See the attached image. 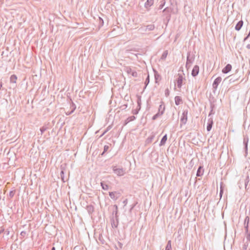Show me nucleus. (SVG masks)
<instances>
[{"label": "nucleus", "mask_w": 250, "mask_h": 250, "mask_svg": "<svg viewBox=\"0 0 250 250\" xmlns=\"http://www.w3.org/2000/svg\"><path fill=\"white\" fill-rule=\"evenodd\" d=\"M172 9L171 8L166 7L163 10V13H167V16L166 17H164L163 22L164 23L167 25L168 23L170 20L171 18V14L170 13L172 12Z\"/></svg>", "instance_id": "1"}, {"label": "nucleus", "mask_w": 250, "mask_h": 250, "mask_svg": "<svg viewBox=\"0 0 250 250\" xmlns=\"http://www.w3.org/2000/svg\"><path fill=\"white\" fill-rule=\"evenodd\" d=\"M195 56L194 55L191 56L190 52H188L187 53V62L186 64V68L187 70H188L193 62L194 61Z\"/></svg>", "instance_id": "2"}, {"label": "nucleus", "mask_w": 250, "mask_h": 250, "mask_svg": "<svg viewBox=\"0 0 250 250\" xmlns=\"http://www.w3.org/2000/svg\"><path fill=\"white\" fill-rule=\"evenodd\" d=\"M114 172L119 176H121L125 173V170L123 168H117L116 166L113 167Z\"/></svg>", "instance_id": "3"}, {"label": "nucleus", "mask_w": 250, "mask_h": 250, "mask_svg": "<svg viewBox=\"0 0 250 250\" xmlns=\"http://www.w3.org/2000/svg\"><path fill=\"white\" fill-rule=\"evenodd\" d=\"M214 107V104H211L210 105V111L209 113V114L208 115V122L207 124V125H213V120L211 118V115L212 114H214V112L213 111V108Z\"/></svg>", "instance_id": "4"}, {"label": "nucleus", "mask_w": 250, "mask_h": 250, "mask_svg": "<svg viewBox=\"0 0 250 250\" xmlns=\"http://www.w3.org/2000/svg\"><path fill=\"white\" fill-rule=\"evenodd\" d=\"M221 81L222 78L221 77H218L214 80L212 84V89H213L214 92H215V91L217 89L218 86L221 82Z\"/></svg>", "instance_id": "5"}, {"label": "nucleus", "mask_w": 250, "mask_h": 250, "mask_svg": "<svg viewBox=\"0 0 250 250\" xmlns=\"http://www.w3.org/2000/svg\"><path fill=\"white\" fill-rule=\"evenodd\" d=\"M188 111L187 109L184 110L182 115L180 119V121L182 124H185L187 121Z\"/></svg>", "instance_id": "6"}, {"label": "nucleus", "mask_w": 250, "mask_h": 250, "mask_svg": "<svg viewBox=\"0 0 250 250\" xmlns=\"http://www.w3.org/2000/svg\"><path fill=\"white\" fill-rule=\"evenodd\" d=\"M178 77L176 80V82H177V87L179 88H181L182 86V84H183V80H185V79L183 77L182 75L181 74H178Z\"/></svg>", "instance_id": "7"}, {"label": "nucleus", "mask_w": 250, "mask_h": 250, "mask_svg": "<svg viewBox=\"0 0 250 250\" xmlns=\"http://www.w3.org/2000/svg\"><path fill=\"white\" fill-rule=\"evenodd\" d=\"M125 71L127 74H131L134 77H138V73L136 71L132 70V69L129 67H126L125 68Z\"/></svg>", "instance_id": "8"}, {"label": "nucleus", "mask_w": 250, "mask_h": 250, "mask_svg": "<svg viewBox=\"0 0 250 250\" xmlns=\"http://www.w3.org/2000/svg\"><path fill=\"white\" fill-rule=\"evenodd\" d=\"M199 72V66L197 65H195L191 71V75L192 77H195L197 76Z\"/></svg>", "instance_id": "9"}, {"label": "nucleus", "mask_w": 250, "mask_h": 250, "mask_svg": "<svg viewBox=\"0 0 250 250\" xmlns=\"http://www.w3.org/2000/svg\"><path fill=\"white\" fill-rule=\"evenodd\" d=\"M119 224V218H115L113 217L111 219V225L113 228H117Z\"/></svg>", "instance_id": "10"}, {"label": "nucleus", "mask_w": 250, "mask_h": 250, "mask_svg": "<svg viewBox=\"0 0 250 250\" xmlns=\"http://www.w3.org/2000/svg\"><path fill=\"white\" fill-rule=\"evenodd\" d=\"M204 173V169L203 166H200L196 172V176L201 177L203 175Z\"/></svg>", "instance_id": "11"}, {"label": "nucleus", "mask_w": 250, "mask_h": 250, "mask_svg": "<svg viewBox=\"0 0 250 250\" xmlns=\"http://www.w3.org/2000/svg\"><path fill=\"white\" fill-rule=\"evenodd\" d=\"M165 110V106L163 102H162V104L159 105L157 113H158L159 115L161 116L164 114Z\"/></svg>", "instance_id": "12"}, {"label": "nucleus", "mask_w": 250, "mask_h": 250, "mask_svg": "<svg viewBox=\"0 0 250 250\" xmlns=\"http://www.w3.org/2000/svg\"><path fill=\"white\" fill-rule=\"evenodd\" d=\"M232 66L230 64H228L226 66L222 69V72L224 74L228 73L231 69Z\"/></svg>", "instance_id": "13"}, {"label": "nucleus", "mask_w": 250, "mask_h": 250, "mask_svg": "<svg viewBox=\"0 0 250 250\" xmlns=\"http://www.w3.org/2000/svg\"><path fill=\"white\" fill-rule=\"evenodd\" d=\"M86 209L89 215L92 214L94 211V207L92 205H87Z\"/></svg>", "instance_id": "14"}, {"label": "nucleus", "mask_w": 250, "mask_h": 250, "mask_svg": "<svg viewBox=\"0 0 250 250\" xmlns=\"http://www.w3.org/2000/svg\"><path fill=\"white\" fill-rule=\"evenodd\" d=\"M154 0H147L145 3V7L148 9L153 4Z\"/></svg>", "instance_id": "15"}, {"label": "nucleus", "mask_w": 250, "mask_h": 250, "mask_svg": "<svg viewBox=\"0 0 250 250\" xmlns=\"http://www.w3.org/2000/svg\"><path fill=\"white\" fill-rule=\"evenodd\" d=\"M243 25V21L242 20H240L239 21L235 27V29L236 31H239L241 28H242V26Z\"/></svg>", "instance_id": "16"}, {"label": "nucleus", "mask_w": 250, "mask_h": 250, "mask_svg": "<svg viewBox=\"0 0 250 250\" xmlns=\"http://www.w3.org/2000/svg\"><path fill=\"white\" fill-rule=\"evenodd\" d=\"M175 103L176 105H178L182 103V99L180 96H176L175 98Z\"/></svg>", "instance_id": "17"}, {"label": "nucleus", "mask_w": 250, "mask_h": 250, "mask_svg": "<svg viewBox=\"0 0 250 250\" xmlns=\"http://www.w3.org/2000/svg\"><path fill=\"white\" fill-rule=\"evenodd\" d=\"M154 72L155 83H157L158 81L161 79V76L159 74V73L156 70H154Z\"/></svg>", "instance_id": "18"}, {"label": "nucleus", "mask_w": 250, "mask_h": 250, "mask_svg": "<svg viewBox=\"0 0 250 250\" xmlns=\"http://www.w3.org/2000/svg\"><path fill=\"white\" fill-rule=\"evenodd\" d=\"M137 108L140 110L141 107V96L137 95Z\"/></svg>", "instance_id": "19"}, {"label": "nucleus", "mask_w": 250, "mask_h": 250, "mask_svg": "<svg viewBox=\"0 0 250 250\" xmlns=\"http://www.w3.org/2000/svg\"><path fill=\"white\" fill-rule=\"evenodd\" d=\"M167 140V135L165 134L163 137V138H162V139L161 140L160 143L159 144L160 146H164Z\"/></svg>", "instance_id": "20"}, {"label": "nucleus", "mask_w": 250, "mask_h": 250, "mask_svg": "<svg viewBox=\"0 0 250 250\" xmlns=\"http://www.w3.org/2000/svg\"><path fill=\"white\" fill-rule=\"evenodd\" d=\"M145 26H146L147 31H151L155 29V25L153 24H150Z\"/></svg>", "instance_id": "21"}, {"label": "nucleus", "mask_w": 250, "mask_h": 250, "mask_svg": "<svg viewBox=\"0 0 250 250\" xmlns=\"http://www.w3.org/2000/svg\"><path fill=\"white\" fill-rule=\"evenodd\" d=\"M113 207L115 208V210H114L112 212L113 215H115V218H117L119 216L118 215V206L116 205H114Z\"/></svg>", "instance_id": "22"}, {"label": "nucleus", "mask_w": 250, "mask_h": 250, "mask_svg": "<svg viewBox=\"0 0 250 250\" xmlns=\"http://www.w3.org/2000/svg\"><path fill=\"white\" fill-rule=\"evenodd\" d=\"M117 193V192L116 191H114V192H109V195L110 196V197L114 200H116L119 197H116L115 196V194Z\"/></svg>", "instance_id": "23"}, {"label": "nucleus", "mask_w": 250, "mask_h": 250, "mask_svg": "<svg viewBox=\"0 0 250 250\" xmlns=\"http://www.w3.org/2000/svg\"><path fill=\"white\" fill-rule=\"evenodd\" d=\"M17 79V77L16 75H15V74L12 75L10 78V83H16Z\"/></svg>", "instance_id": "24"}, {"label": "nucleus", "mask_w": 250, "mask_h": 250, "mask_svg": "<svg viewBox=\"0 0 250 250\" xmlns=\"http://www.w3.org/2000/svg\"><path fill=\"white\" fill-rule=\"evenodd\" d=\"M249 138L247 136H246L244 138L243 143L245 146V148L247 150L248 149V143Z\"/></svg>", "instance_id": "25"}, {"label": "nucleus", "mask_w": 250, "mask_h": 250, "mask_svg": "<svg viewBox=\"0 0 250 250\" xmlns=\"http://www.w3.org/2000/svg\"><path fill=\"white\" fill-rule=\"evenodd\" d=\"M98 22H99L98 28H99V29H100L101 27H102L104 25V19L102 18L99 17Z\"/></svg>", "instance_id": "26"}, {"label": "nucleus", "mask_w": 250, "mask_h": 250, "mask_svg": "<svg viewBox=\"0 0 250 250\" xmlns=\"http://www.w3.org/2000/svg\"><path fill=\"white\" fill-rule=\"evenodd\" d=\"M61 171L60 175H61V179H62V180L63 182H64L65 181H64V168L62 167V166H61Z\"/></svg>", "instance_id": "27"}, {"label": "nucleus", "mask_w": 250, "mask_h": 250, "mask_svg": "<svg viewBox=\"0 0 250 250\" xmlns=\"http://www.w3.org/2000/svg\"><path fill=\"white\" fill-rule=\"evenodd\" d=\"M139 30L142 34H146V32H147V29H146V28L145 26H143L141 27L139 29Z\"/></svg>", "instance_id": "28"}, {"label": "nucleus", "mask_w": 250, "mask_h": 250, "mask_svg": "<svg viewBox=\"0 0 250 250\" xmlns=\"http://www.w3.org/2000/svg\"><path fill=\"white\" fill-rule=\"evenodd\" d=\"M123 244L120 242L118 241L117 244L115 245V248L117 250H120L123 248Z\"/></svg>", "instance_id": "29"}, {"label": "nucleus", "mask_w": 250, "mask_h": 250, "mask_svg": "<svg viewBox=\"0 0 250 250\" xmlns=\"http://www.w3.org/2000/svg\"><path fill=\"white\" fill-rule=\"evenodd\" d=\"M149 75L148 74L146 78V79L145 82V87L144 88V90L146 88L147 85L149 83Z\"/></svg>", "instance_id": "30"}, {"label": "nucleus", "mask_w": 250, "mask_h": 250, "mask_svg": "<svg viewBox=\"0 0 250 250\" xmlns=\"http://www.w3.org/2000/svg\"><path fill=\"white\" fill-rule=\"evenodd\" d=\"M76 107V105H75V104L73 103H72V105L70 106V108L71 109V111H70L68 113H66V114L67 115H70L71 113H72L74 112V111L75 110Z\"/></svg>", "instance_id": "31"}, {"label": "nucleus", "mask_w": 250, "mask_h": 250, "mask_svg": "<svg viewBox=\"0 0 250 250\" xmlns=\"http://www.w3.org/2000/svg\"><path fill=\"white\" fill-rule=\"evenodd\" d=\"M167 54H168L167 50L165 51L163 53V54H162V55L161 56V59L162 60H165L166 58H167Z\"/></svg>", "instance_id": "32"}, {"label": "nucleus", "mask_w": 250, "mask_h": 250, "mask_svg": "<svg viewBox=\"0 0 250 250\" xmlns=\"http://www.w3.org/2000/svg\"><path fill=\"white\" fill-rule=\"evenodd\" d=\"M101 186L104 190H106L108 189V186L104 184V182H101Z\"/></svg>", "instance_id": "33"}, {"label": "nucleus", "mask_w": 250, "mask_h": 250, "mask_svg": "<svg viewBox=\"0 0 250 250\" xmlns=\"http://www.w3.org/2000/svg\"><path fill=\"white\" fill-rule=\"evenodd\" d=\"M165 250H171V243L170 240L167 242Z\"/></svg>", "instance_id": "34"}, {"label": "nucleus", "mask_w": 250, "mask_h": 250, "mask_svg": "<svg viewBox=\"0 0 250 250\" xmlns=\"http://www.w3.org/2000/svg\"><path fill=\"white\" fill-rule=\"evenodd\" d=\"M135 119V117L134 116H131L128 117L126 119L127 123H125V124L124 125H126L127 123L134 120Z\"/></svg>", "instance_id": "35"}, {"label": "nucleus", "mask_w": 250, "mask_h": 250, "mask_svg": "<svg viewBox=\"0 0 250 250\" xmlns=\"http://www.w3.org/2000/svg\"><path fill=\"white\" fill-rule=\"evenodd\" d=\"M250 182V178L249 175H248L245 180V188H247V186Z\"/></svg>", "instance_id": "36"}, {"label": "nucleus", "mask_w": 250, "mask_h": 250, "mask_svg": "<svg viewBox=\"0 0 250 250\" xmlns=\"http://www.w3.org/2000/svg\"><path fill=\"white\" fill-rule=\"evenodd\" d=\"M223 183L221 182L220 183V193H219V195H220V197H221L222 196V195L223 194Z\"/></svg>", "instance_id": "37"}, {"label": "nucleus", "mask_w": 250, "mask_h": 250, "mask_svg": "<svg viewBox=\"0 0 250 250\" xmlns=\"http://www.w3.org/2000/svg\"><path fill=\"white\" fill-rule=\"evenodd\" d=\"M48 128V127H46L45 126H42V127H41L40 128V131H41V134H42V133L46 130Z\"/></svg>", "instance_id": "38"}, {"label": "nucleus", "mask_w": 250, "mask_h": 250, "mask_svg": "<svg viewBox=\"0 0 250 250\" xmlns=\"http://www.w3.org/2000/svg\"><path fill=\"white\" fill-rule=\"evenodd\" d=\"M154 136L153 135H152L150 137H149L147 139H146V142L147 143H151V141H152V140L154 139Z\"/></svg>", "instance_id": "39"}, {"label": "nucleus", "mask_w": 250, "mask_h": 250, "mask_svg": "<svg viewBox=\"0 0 250 250\" xmlns=\"http://www.w3.org/2000/svg\"><path fill=\"white\" fill-rule=\"evenodd\" d=\"M244 228L245 230V234H247L250 233L249 231V225H244Z\"/></svg>", "instance_id": "40"}, {"label": "nucleus", "mask_w": 250, "mask_h": 250, "mask_svg": "<svg viewBox=\"0 0 250 250\" xmlns=\"http://www.w3.org/2000/svg\"><path fill=\"white\" fill-rule=\"evenodd\" d=\"M249 220L250 218L249 216H246L244 220V225H249Z\"/></svg>", "instance_id": "41"}, {"label": "nucleus", "mask_w": 250, "mask_h": 250, "mask_svg": "<svg viewBox=\"0 0 250 250\" xmlns=\"http://www.w3.org/2000/svg\"><path fill=\"white\" fill-rule=\"evenodd\" d=\"M112 126H108V127L106 128V129L103 132L102 134L101 135V136H102L104 135L106 132L108 131L110 129H111Z\"/></svg>", "instance_id": "42"}, {"label": "nucleus", "mask_w": 250, "mask_h": 250, "mask_svg": "<svg viewBox=\"0 0 250 250\" xmlns=\"http://www.w3.org/2000/svg\"><path fill=\"white\" fill-rule=\"evenodd\" d=\"M140 109H138L137 107L135 109H133L132 110V113H133V114L134 115H136L138 113Z\"/></svg>", "instance_id": "43"}, {"label": "nucleus", "mask_w": 250, "mask_h": 250, "mask_svg": "<svg viewBox=\"0 0 250 250\" xmlns=\"http://www.w3.org/2000/svg\"><path fill=\"white\" fill-rule=\"evenodd\" d=\"M165 1L164 0L161 1V4L159 5V9H161L163 8V7L164 6L165 4Z\"/></svg>", "instance_id": "44"}, {"label": "nucleus", "mask_w": 250, "mask_h": 250, "mask_svg": "<svg viewBox=\"0 0 250 250\" xmlns=\"http://www.w3.org/2000/svg\"><path fill=\"white\" fill-rule=\"evenodd\" d=\"M15 193V191H14V190L10 191V192H9V196L10 198H12L14 196Z\"/></svg>", "instance_id": "45"}, {"label": "nucleus", "mask_w": 250, "mask_h": 250, "mask_svg": "<svg viewBox=\"0 0 250 250\" xmlns=\"http://www.w3.org/2000/svg\"><path fill=\"white\" fill-rule=\"evenodd\" d=\"M109 146H107V145H105V146H104V153L106 152L108 150V149H109Z\"/></svg>", "instance_id": "46"}, {"label": "nucleus", "mask_w": 250, "mask_h": 250, "mask_svg": "<svg viewBox=\"0 0 250 250\" xmlns=\"http://www.w3.org/2000/svg\"><path fill=\"white\" fill-rule=\"evenodd\" d=\"M161 115H159L158 113H156L152 117L153 120H156L159 116H160Z\"/></svg>", "instance_id": "47"}, {"label": "nucleus", "mask_w": 250, "mask_h": 250, "mask_svg": "<svg viewBox=\"0 0 250 250\" xmlns=\"http://www.w3.org/2000/svg\"><path fill=\"white\" fill-rule=\"evenodd\" d=\"M169 95V90L168 89H167L166 90H165V95L166 97H168Z\"/></svg>", "instance_id": "48"}, {"label": "nucleus", "mask_w": 250, "mask_h": 250, "mask_svg": "<svg viewBox=\"0 0 250 250\" xmlns=\"http://www.w3.org/2000/svg\"><path fill=\"white\" fill-rule=\"evenodd\" d=\"M238 79L237 78H233V77H232L229 80V81L230 83L231 82H235L236 80H237Z\"/></svg>", "instance_id": "49"}, {"label": "nucleus", "mask_w": 250, "mask_h": 250, "mask_svg": "<svg viewBox=\"0 0 250 250\" xmlns=\"http://www.w3.org/2000/svg\"><path fill=\"white\" fill-rule=\"evenodd\" d=\"M26 231H21V235L22 236H23V237L25 236V235H26Z\"/></svg>", "instance_id": "50"}, {"label": "nucleus", "mask_w": 250, "mask_h": 250, "mask_svg": "<svg viewBox=\"0 0 250 250\" xmlns=\"http://www.w3.org/2000/svg\"><path fill=\"white\" fill-rule=\"evenodd\" d=\"M212 126H207V129L208 131H210L212 128Z\"/></svg>", "instance_id": "51"}, {"label": "nucleus", "mask_w": 250, "mask_h": 250, "mask_svg": "<svg viewBox=\"0 0 250 250\" xmlns=\"http://www.w3.org/2000/svg\"><path fill=\"white\" fill-rule=\"evenodd\" d=\"M127 106V104H124L123 105H122L121 106V107L123 109H125Z\"/></svg>", "instance_id": "52"}, {"label": "nucleus", "mask_w": 250, "mask_h": 250, "mask_svg": "<svg viewBox=\"0 0 250 250\" xmlns=\"http://www.w3.org/2000/svg\"><path fill=\"white\" fill-rule=\"evenodd\" d=\"M127 203V199H126L123 201V203L125 204V205H126Z\"/></svg>", "instance_id": "53"}, {"label": "nucleus", "mask_w": 250, "mask_h": 250, "mask_svg": "<svg viewBox=\"0 0 250 250\" xmlns=\"http://www.w3.org/2000/svg\"><path fill=\"white\" fill-rule=\"evenodd\" d=\"M189 165H191V166H192V165H193V159H192L190 162H189Z\"/></svg>", "instance_id": "54"}, {"label": "nucleus", "mask_w": 250, "mask_h": 250, "mask_svg": "<svg viewBox=\"0 0 250 250\" xmlns=\"http://www.w3.org/2000/svg\"><path fill=\"white\" fill-rule=\"evenodd\" d=\"M250 37H248V35L244 38V42L246 41V40H247L248 39V38H249Z\"/></svg>", "instance_id": "55"}, {"label": "nucleus", "mask_w": 250, "mask_h": 250, "mask_svg": "<svg viewBox=\"0 0 250 250\" xmlns=\"http://www.w3.org/2000/svg\"><path fill=\"white\" fill-rule=\"evenodd\" d=\"M167 13H163V17H166L167 16Z\"/></svg>", "instance_id": "56"}, {"label": "nucleus", "mask_w": 250, "mask_h": 250, "mask_svg": "<svg viewBox=\"0 0 250 250\" xmlns=\"http://www.w3.org/2000/svg\"><path fill=\"white\" fill-rule=\"evenodd\" d=\"M246 47L249 49H250V44H248L247 46H246Z\"/></svg>", "instance_id": "57"}, {"label": "nucleus", "mask_w": 250, "mask_h": 250, "mask_svg": "<svg viewBox=\"0 0 250 250\" xmlns=\"http://www.w3.org/2000/svg\"><path fill=\"white\" fill-rule=\"evenodd\" d=\"M5 233L6 234V235H9V230H6L5 231Z\"/></svg>", "instance_id": "58"}, {"label": "nucleus", "mask_w": 250, "mask_h": 250, "mask_svg": "<svg viewBox=\"0 0 250 250\" xmlns=\"http://www.w3.org/2000/svg\"><path fill=\"white\" fill-rule=\"evenodd\" d=\"M2 86V82H0V88H1Z\"/></svg>", "instance_id": "59"}, {"label": "nucleus", "mask_w": 250, "mask_h": 250, "mask_svg": "<svg viewBox=\"0 0 250 250\" xmlns=\"http://www.w3.org/2000/svg\"><path fill=\"white\" fill-rule=\"evenodd\" d=\"M51 250H56V249L54 247H52Z\"/></svg>", "instance_id": "60"}, {"label": "nucleus", "mask_w": 250, "mask_h": 250, "mask_svg": "<svg viewBox=\"0 0 250 250\" xmlns=\"http://www.w3.org/2000/svg\"><path fill=\"white\" fill-rule=\"evenodd\" d=\"M134 206H135V205L131 207V208H130V211H131V210L133 209V208H134Z\"/></svg>", "instance_id": "61"}, {"label": "nucleus", "mask_w": 250, "mask_h": 250, "mask_svg": "<svg viewBox=\"0 0 250 250\" xmlns=\"http://www.w3.org/2000/svg\"><path fill=\"white\" fill-rule=\"evenodd\" d=\"M4 231V230H1L0 231V233H1V232H2L3 231Z\"/></svg>", "instance_id": "62"}, {"label": "nucleus", "mask_w": 250, "mask_h": 250, "mask_svg": "<svg viewBox=\"0 0 250 250\" xmlns=\"http://www.w3.org/2000/svg\"><path fill=\"white\" fill-rule=\"evenodd\" d=\"M104 151L102 152V153L101 154L102 155H103L104 154Z\"/></svg>", "instance_id": "63"}, {"label": "nucleus", "mask_w": 250, "mask_h": 250, "mask_svg": "<svg viewBox=\"0 0 250 250\" xmlns=\"http://www.w3.org/2000/svg\"><path fill=\"white\" fill-rule=\"evenodd\" d=\"M244 1H246L247 0H244Z\"/></svg>", "instance_id": "64"}]
</instances>
